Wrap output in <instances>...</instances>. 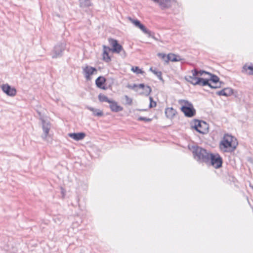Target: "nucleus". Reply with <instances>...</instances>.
Returning <instances> with one entry per match:
<instances>
[{"instance_id":"obj_1","label":"nucleus","mask_w":253,"mask_h":253,"mask_svg":"<svg viewBox=\"0 0 253 253\" xmlns=\"http://www.w3.org/2000/svg\"><path fill=\"white\" fill-rule=\"evenodd\" d=\"M236 141V139L231 135L225 134L220 142L219 148L223 152H233L238 145Z\"/></svg>"},{"instance_id":"obj_2","label":"nucleus","mask_w":253,"mask_h":253,"mask_svg":"<svg viewBox=\"0 0 253 253\" xmlns=\"http://www.w3.org/2000/svg\"><path fill=\"white\" fill-rule=\"evenodd\" d=\"M191 151L194 159L199 163L206 164L207 162H209V157L211 152H208L205 149L198 146H193Z\"/></svg>"},{"instance_id":"obj_3","label":"nucleus","mask_w":253,"mask_h":253,"mask_svg":"<svg viewBox=\"0 0 253 253\" xmlns=\"http://www.w3.org/2000/svg\"><path fill=\"white\" fill-rule=\"evenodd\" d=\"M209 162H207L206 165L211 166L215 169H219L222 167V159L218 154L211 153L209 157Z\"/></svg>"},{"instance_id":"obj_4","label":"nucleus","mask_w":253,"mask_h":253,"mask_svg":"<svg viewBox=\"0 0 253 253\" xmlns=\"http://www.w3.org/2000/svg\"><path fill=\"white\" fill-rule=\"evenodd\" d=\"M191 127L194 128L197 132L201 134H206L208 132L209 125L203 121L195 120L193 124H191Z\"/></svg>"},{"instance_id":"obj_5","label":"nucleus","mask_w":253,"mask_h":253,"mask_svg":"<svg viewBox=\"0 0 253 253\" xmlns=\"http://www.w3.org/2000/svg\"><path fill=\"white\" fill-rule=\"evenodd\" d=\"M66 48V44L63 43H57L54 47L50 55L53 59L60 58L62 56L63 53Z\"/></svg>"},{"instance_id":"obj_6","label":"nucleus","mask_w":253,"mask_h":253,"mask_svg":"<svg viewBox=\"0 0 253 253\" xmlns=\"http://www.w3.org/2000/svg\"><path fill=\"white\" fill-rule=\"evenodd\" d=\"M185 105L181 107V111L185 116L187 117H192L196 114V110L194 108L192 104L188 101H184Z\"/></svg>"},{"instance_id":"obj_7","label":"nucleus","mask_w":253,"mask_h":253,"mask_svg":"<svg viewBox=\"0 0 253 253\" xmlns=\"http://www.w3.org/2000/svg\"><path fill=\"white\" fill-rule=\"evenodd\" d=\"M96 73L97 70L94 67L86 65L85 67L83 68V73L87 81L90 80V76Z\"/></svg>"},{"instance_id":"obj_8","label":"nucleus","mask_w":253,"mask_h":253,"mask_svg":"<svg viewBox=\"0 0 253 253\" xmlns=\"http://www.w3.org/2000/svg\"><path fill=\"white\" fill-rule=\"evenodd\" d=\"M209 79H205L203 78H199L197 79V80L195 82V84H197V85H200L201 86L208 85L211 88H216L220 87L221 86V84H222V82H220L219 85H212L209 83Z\"/></svg>"},{"instance_id":"obj_9","label":"nucleus","mask_w":253,"mask_h":253,"mask_svg":"<svg viewBox=\"0 0 253 253\" xmlns=\"http://www.w3.org/2000/svg\"><path fill=\"white\" fill-rule=\"evenodd\" d=\"M2 90L9 96H14L16 94V90L14 87H12L8 84H3L1 86Z\"/></svg>"},{"instance_id":"obj_10","label":"nucleus","mask_w":253,"mask_h":253,"mask_svg":"<svg viewBox=\"0 0 253 253\" xmlns=\"http://www.w3.org/2000/svg\"><path fill=\"white\" fill-rule=\"evenodd\" d=\"M109 43L113 47L111 51L114 52L120 53L123 50V47L116 40L110 39L109 40Z\"/></svg>"},{"instance_id":"obj_11","label":"nucleus","mask_w":253,"mask_h":253,"mask_svg":"<svg viewBox=\"0 0 253 253\" xmlns=\"http://www.w3.org/2000/svg\"><path fill=\"white\" fill-rule=\"evenodd\" d=\"M42 122V130L44 132V134L42 136V137L43 139L45 140L47 137V135L49 133V131L50 129V124L44 120L43 119H41Z\"/></svg>"},{"instance_id":"obj_12","label":"nucleus","mask_w":253,"mask_h":253,"mask_svg":"<svg viewBox=\"0 0 253 253\" xmlns=\"http://www.w3.org/2000/svg\"><path fill=\"white\" fill-rule=\"evenodd\" d=\"M191 72L192 73V76H186L185 78V80L194 85H197V84H195V83L198 78L197 77L198 76V70L196 69H194L191 71Z\"/></svg>"},{"instance_id":"obj_13","label":"nucleus","mask_w":253,"mask_h":253,"mask_svg":"<svg viewBox=\"0 0 253 253\" xmlns=\"http://www.w3.org/2000/svg\"><path fill=\"white\" fill-rule=\"evenodd\" d=\"M174 2V0H158L155 1L163 9L170 7Z\"/></svg>"},{"instance_id":"obj_14","label":"nucleus","mask_w":253,"mask_h":253,"mask_svg":"<svg viewBox=\"0 0 253 253\" xmlns=\"http://www.w3.org/2000/svg\"><path fill=\"white\" fill-rule=\"evenodd\" d=\"M103 48L102 59L105 62L108 63L111 61V58L109 55V53L111 51V48L105 45H103Z\"/></svg>"},{"instance_id":"obj_15","label":"nucleus","mask_w":253,"mask_h":253,"mask_svg":"<svg viewBox=\"0 0 253 253\" xmlns=\"http://www.w3.org/2000/svg\"><path fill=\"white\" fill-rule=\"evenodd\" d=\"M109 103H110V108L113 112H118L123 110V108L119 105L116 101L110 100V102Z\"/></svg>"},{"instance_id":"obj_16","label":"nucleus","mask_w":253,"mask_h":253,"mask_svg":"<svg viewBox=\"0 0 253 253\" xmlns=\"http://www.w3.org/2000/svg\"><path fill=\"white\" fill-rule=\"evenodd\" d=\"M68 135L73 139L79 141L83 139L85 136V134L84 132L71 133H69Z\"/></svg>"},{"instance_id":"obj_17","label":"nucleus","mask_w":253,"mask_h":253,"mask_svg":"<svg viewBox=\"0 0 253 253\" xmlns=\"http://www.w3.org/2000/svg\"><path fill=\"white\" fill-rule=\"evenodd\" d=\"M181 60V58L180 56L173 53H170L167 55V59L165 60V62L168 63L169 61L172 62H176L180 61Z\"/></svg>"},{"instance_id":"obj_18","label":"nucleus","mask_w":253,"mask_h":253,"mask_svg":"<svg viewBox=\"0 0 253 253\" xmlns=\"http://www.w3.org/2000/svg\"><path fill=\"white\" fill-rule=\"evenodd\" d=\"M106 82V79L100 76L98 77L96 81H95V84L96 86L101 89H106V88L103 85Z\"/></svg>"},{"instance_id":"obj_19","label":"nucleus","mask_w":253,"mask_h":253,"mask_svg":"<svg viewBox=\"0 0 253 253\" xmlns=\"http://www.w3.org/2000/svg\"><path fill=\"white\" fill-rule=\"evenodd\" d=\"M176 113V110L172 107L167 108L165 109V114L168 118H172L175 116Z\"/></svg>"},{"instance_id":"obj_20","label":"nucleus","mask_w":253,"mask_h":253,"mask_svg":"<svg viewBox=\"0 0 253 253\" xmlns=\"http://www.w3.org/2000/svg\"><path fill=\"white\" fill-rule=\"evenodd\" d=\"M208 75L210 76V78L209 79L210 81H211L213 83L216 84L215 85L220 84V83L221 82H219V78L217 76L212 74L210 73H209Z\"/></svg>"},{"instance_id":"obj_21","label":"nucleus","mask_w":253,"mask_h":253,"mask_svg":"<svg viewBox=\"0 0 253 253\" xmlns=\"http://www.w3.org/2000/svg\"><path fill=\"white\" fill-rule=\"evenodd\" d=\"M243 72H246L248 75H253V65H245L243 68Z\"/></svg>"},{"instance_id":"obj_22","label":"nucleus","mask_w":253,"mask_h":253,"mask_svg":"<svg viewBox=\"0 0 253 253\" xmlns=\"http://www.w3.org/2000/svg\"><path fill=\"white\" fill-rule=\"evenodd\" d=\"M81 7H87L91 6L90 0H79Z\"/></svg>"},{"instance_id":"obj_23","label":"nucleus","mask_w":253,"mask_h":253,"mask_svg":"<svg viewBox=\"0 0 253 253\" xmlns=\"http://www.w3.org/2000/svg\"><path fill=\"white\" fill-rule=\"evenodd\" d=\"M150 70L153 73H154L155 75H156L158 78L160 80H163V78H162V73L161 72L157 70V69L155 68L154 69H153V68H151L150 69Z\"/></svg>"},{"instance_id":"obj_24","label":"nucleus","mask_w":253,"mask_h":253,"mask_svg":"<svg viewBox=\"0 0 253 253\" xmlns=\"http://www.w3.org/2000/svg\"><path fill=\"white\" fill-rule=\"evenodd\" d=\"M98 99L100 102H108V103L110 102V100H111L106 95H105L104 94H100L98 95Z\"/></svg>"},{"instance_id":"obj_25","label":"nucleus","mask_w":253,"mask_h":253,"mask_svg":"<svg viewBox=\"0 0 253 253\" xmlns=\"http://www.w3.org/2000/svg\"><path fill=\"white\" fill-rule=\"evenodd\" d=\"M145 85L143 84H140L138 85L136 84H133L132 85H128L127 86V87L129 88H131V89H135V88L136 87H139L140 88H142L143 89L144 87H145Z\"/></svg>"},{"instance_id":"obj_26","label":"nucleus","mask_w":253,"mask_h":253,"mask_svg":"<svg viewBox=\"0 0 253 253\" xmlns=\"http://www.w3.org/2000/svg\"><path fill=\"white\" fill-rule=\"evenodd\" d=\"M138 28H139L144 34L148 35L150 34V31L148 30L142 24H141Z\"/></svg>"},{"instance_id":"obj_27","label":"nucleus","mask_w":253,"mask_h":253,"mask_svg":"<svg viewBox=\"0 0 253 253\" xmlns=\"http://www.w3.org/2000/svg\"><path fill=\"white\" fill-rule=\"evenodd\" d=\"M138 28H139L144 34L148 35L150 34V31L148 30L142 24H141Z\"/></svg>"},{"instance_id":"obj_28","label":"nucleus","mask_w":253,"mask_h":253,"mask_svg":"<svg viewBox=\"0 0 253 253\" xmlns=\"http://www.w3.org/2000/svg\"><path fill=\"white\" fill-rule=\"evenodd\" d=\"M128 19H129V21L132 23H133L135 25V26H136L137 28L141 24V22H140V21H139L137 19H133L131 18V17H129Z\"/></svg>"},{"instance_id":"obj_29","label":"nucleus","mask_w":253,"mask_h":253,"mask_svg":"<svg viewBox=\"0 0 253 253\" xmlns=\"http://www.w3.org/2000/svg\"><path fill=\"white\" fill-rule=\"evenodd\" d=\"M131 70L136 74H143L144 73V72L137 66L132 67Z\"/></svg>"},{"instance_id":"obj_30","label":"nucleus","mask_w":253,"mask_h":253,"mask_svg":"<svg viewBox=\"0 0 253 253\" xmlns=\"http://www.w3.org/2000/svg\"><path fill=\"white\" fill-rule=\"evenodd\" d=\"M225 96H230L233 93V90L230 87L224 88Z\"/></svg>"},{"instance_id":"obj_31","label":"nucleus","mask_w":253,"mask_h":253,"mask_svg":"<svg viewBox=\"0 0 253 253\" xmlns=\"http://www.w3.org/2000/svg\"><path fill=\"white\" fill-rule=\"evenodd\" d=\"M146 95H149L151 92V88L148 85H145V87L143 89Z\"/></svg>"},{"instance_id":"obj_32","label":"nucleus","mask_w":253,"mask_h":253,"mask_svg":"<svg viewBox=\"0 0 253 253\" xmlns=\"http://www.w3.org/2000/svg\"><path fill=\"white\" fill-rule=\"evenodd\" d=\"M149 99H150L149 107L153 108V107H155L156 106V102L153 101V98L152 97H150Z\"/></svg>"},{"instance_id":"obj_33","label":"nucleus","mask_w":253,"mask_h":253,"mask_svg":"<svg viewBox=\"0 0 253 253\" xmlns=\"http://www.w3.org/2000/svg\"><path fill=\"white\" fill-rule=\"evenodd\" d=\"M125 98L126 99V104H128V105H131L132 104V100L131 98H129L127 95H125Z\"/></svg>"},{"instance_id":"obj_34","label":"nucleus","mask_w":253,"mask_h":253,"mask_svg":"<svg viewBox=\"0 0 253 253\" xmlns=\"http://www.w3.org/2000/svg\"><path fill=\"white\" fill-rule=\"evenodd\" d=\"M138 120L145 121L146 122H151L152 121V119H150V118H147L146 117H139L138 119Z\"/></svg>"},{"instance_id":"obj_35","label":"nucleus","mask_w":253,"mask_h":253,"mask_svg":"<svg viewBox=\"0 0 253 253\" xmlns=\"http://www.w3.org/2000/svg\"><path fill=\"white\" fill-rule=\"evenodd\" d=\"M103 115V112L99 109H97V112L94 113V116L97 117H101Z\"/></svg>"},{"instance_id":"obj_36","label":"nucleus","mask_w":253,"mask_h":253,"mask_svg":"<svg viewBox=\"0 0 253 253\" xmlns=\"http://www.w3.org/2000/svg\"><path fill=\"white\" fill-rule=\"evenodd\" d=\"M216 94L219 96H225V93L224 91V89L218 91L216 92Z\"/></svg>"},{"instance_id":"obj_37","label":"nucleus","mask_w":253,"mask_h":253,"mask_svg":"<svg viewBox=\"0 0 253 253\" xmlns=\"http://www.w3.org/2000/svg\"><path fill=\"white\" fill-rule=\"evenodd\" d=\"M209 72L204 71V70H200L199 71H198V76H203L204 74H207L209 75Z\"/></svg>"},{"instance_id":"obj_38","label":"nucleus","mask_w":253,"mask_h":253,"mask_svg":"<svg viewBox=\"0 0 253 253\" xmlns=\"http://www.w3.org/2000/svg\"><path fill=\"white\" fill-rule=\"evenodd\" d=\"M158 56L162 58L163 59H164L165 61L167 59V55H166L164 53H159L158 54Z\"/></svg>"},{"instance_id":"obj_39","label":"nucleus","mask_w":253,"mask_h":253,"mask_svg":"<svg viewBox=\"0 0 253 253\" xmlns=\"http://www.w3.org/2000/svg\"><path fill=\"white\" fill-rule=\"evenodd\" d=\"M87 109H88L89 110L92 111L93 112V115H94V113H95V112H97V109H95L92 107H90V106H87Z\"/></svg>"},{"instance_id":"obj_40","label":"nucleus","mask_w":253,"mask_h":253,"mask_svg":"<svg viewBox=\"0 0 253 253\" xmlns=\"http://www.w3.org/2000/svg\"><path fill=\"white\" fill-rule=\"evenodd\" d=\"M61 192H62L63 195L64 196L65 194L64 191V189L62 187L61 188Z\"/></svg>"}]
</instances>
